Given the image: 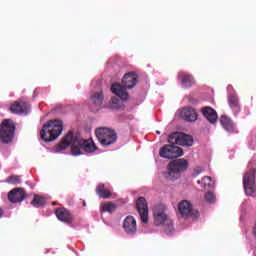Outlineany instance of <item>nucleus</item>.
Wrapping results in <instances>:
<instances>
[{
    "instance_id": "28",
    "label": "nucleus",
    "mask_w": 256,
    "mask_h": 256,
    "mask_svg": "<svg viewBox=\"0 0 256 256\" xmlns=\"http://www.w3.org/2000/svg\"><path fill=\"white\" fill-rule=\"evenodd\" d=\"M205 199L208 203H215V194H213V192H207L205 194Z\"/></svg>"
},
{
    "instance_id": "20",
    "label": "nucleus",
    "mask_w": 256,
    "mask_h": 256,
    "mask_svg": "<svg viewBox=\"0 0 256 256\" xmlns=\"http://www.w3.org/2000/svg\"><path fill=\"white\" fill-rule=\"evenodd\" d=\"M220 123L223 129H225V131H227L228 133H233V131H235V125L233 124V120H231V118H229L227 115L221 116Z\"/></svg>"
},
{
    "instance_id": "10",
    "label": "nucleus",
    "mask_w": 256,
    "mask_h": 256,
    "mask_svg": "<svg viewBox=\"0 0 256 256\" xmlns=\"http://www.w3.org/2000/svg\"><path fill=\"white\" fill-rule=\"evenodd\" d=\"M136 208L142 223H147L149 221V207L147 206V200L143 197L138 198L136 201Z\"/></svg>"
},
{
    "instance_id": "8",
    "label": "nucleus",
    "mask_w": 256,
    "mask_h": 256,
    "mask_svg": "<svg viewBox=\"0 0 256 256\" xmlns=\"http://www.w3.org/2000/svg\"><path fill=\"white\" fill-rule=\"evenodd\" d=\"M256 167L248 170L243 176V187L245 190L246 195L253 197L255 195L256 186H255V179H256Z\"/></svg>"
},
{
    "instance_id": "31",
    "label": "nucleus",
    "mask_w": 256,
    "mask_h": 256,
    "mask_svg": "<svg viewBox=\"0 0 256 256\" xmlns=\"http://www.w3.org/2000/svg\"><path fill=\"white\" fill-rule=\"evenodd\" d=\"M157 135H161V131H156Z\"/></svg>"
},
{
    "instance_id": "6",
    "label": "nucleus",
    "mask_w": 256,
    "mask_h": 256,
    "mask_svg": "<svg viewBox=\"0 0 256 256\" xmlns=\"http://www.w3.org/2000/svg\"><path fill=\"white\" fill-rule=\"evenodd\" d=\"M95 133L99 143L103 147H109V145H113L117 141V133L109 128H97Z\"/></svg>"
},
{
    "instance_id": "3",
    "label": "nucleus",
    "mask_w": 256,
    "mask_h": 256,
    "mask_svg": "<svg viewBox=\"0 0 256 256\" xmlns=\"http://www.w3.org/2000/svg\"><path fill=\"white\" fill-rule=\"evenodd\" d=\"M135 85H137V75L128 73L124 75L122 84L116 83L111 86V91L122 101H127L129 99V93L127 92V89H133Z\"/></svg>"
},
{
    "instance_id": "5",
    "label": "nucleus",
    "mask_w": 256,
    "mask_h": 256,
    "mask_svg": "<svg viewBox=\"0 0 256 256\" xmlns=\"http://www.w3.org/2000/svg\"><path fill=\"white\" fill-rule=\"evenodd\" d=\"M189 162L185 159H176L168 164V171L164 172V177L168 181H177L179 174L187 171Z\"/></svg>"
},
{
    "instance_id": "12",
    "label": "nucleus",
    "mask_w": 256,
    "mask_h": 256,
    "mask_svg": "<svg viewBox=\"0 0 256 256\" xmlns=\"http://www.w3.org/2000/svg\"><path fill=\"white\" fill-rule=\"evenodd\" d=\"M123 229L126 235L133 237L137 233V220L133 216H127L123 221Z\"/></svg>"
},
{
    "instance_id": "13",
    "label": "nucleus",
    "mask_w": 256,
    "mask_h": 256,
    "mask_svg": "<svg viewBox=\"0 0 256 256\" xmlns=\"http://www.w3.org/2000/svg\"><path fill=\"white\" fill-rule=\"evenodd\" d=\"M25 197H27V194L23 188L13 189L8 194L10 203H21L25 201Z\"/></svg>"
},
{
    "instance_id": "30",
    "label": "nucleus",
    "mask_w": 256,
    "mask_h": 256,
    "mask_svg": "<svg viewBox=\"0 0 256 256\" xmlns=\"http://www.w3.org/2000/svg\"><path fill=\"white\" fill-rule=\"evenodd\" d=\"M0 217H3V210L0 208Z\"/></svg>"
},
{
    "instance_id": "19",
    "label": "nucleus",
    "mask_w": 256,
    "mask_h": 256,
    "mask_svg": "<svg viewBox=\"0 0 256 256\" xmlns=\"http://www.w3.org/2000/svg\"><path fill=\"white\" fill-rule=\"evenodd\" d=\"M178 78L181 79L182 87H185V89H188V87H193V85H195V79L189 74L180 72L178 74Z\"/></svg>"
},
{
    "instance_id": "11",
    "label": "nucleus",
    "mask_w": 256,
    "mask_h": 256,
    "mask_svg": "<svg viewBox=\"0 0 256 256\" xmlns=\"http://www.w3.org/2000/svg\"><path fill=\"white\" fill-rule=\"evenodd\" d=\"M153 216L154 224L156 226L165 225L170 221L169 218L167 217V214L165 213V210L161 206L154 207Z\"/></svg>"
},
{
    "instance_id": "33",
    "label": "nucleus",
    "mask_w": 256,
    "mask_h": 256,
    "mask_svg": "<svg viewBox=\"0 0 256 256\" xmlns=\"http://www.w3.org/2000/svg\"><path fill=\"white\" fill-rule=\"evenodd\" d=\"M196 175H199V172H197Z\"/></svg>"
},
{
    "instance_id": "21",
    "label": "nucleus",
    "mask_w": 256,
    "mask_h": 256,
    "mask_svg": "<svg viewBox=\"0 0 256 256\" xmlns=\"http://www.w3.org/2000/svg\"><path fill=\"white\" fill-rule=\"evenodd\" d=\"M228 104L235 114L241 111V106L239 105V98H237V96L233 94L228 95Z\"/></svg>"
},
{
    "instance_id": "4",
    "label": "nucleus",
    "mask_w": 256,
    "mask_h": 256,
    "mask_svg": "<svg viewBox=\"0 0 256 256\" xmlns=\"http://www.w3.org/2000/svg\"><path fill=\"white\" fill-rule=\"evenodd\" d=\"M63 133V122L61 120H50L40 131V137L45 143L55 141Z\"/></svg>"
},
{
    "instance_id": "14",
    "label": "nucleus",
    "mask_w": 256,
    "mask_h": 256,
    "mask_svg": "<svg viewBox=\"0 0 256 256\" xmlns=\"http://www.w3.org/2000/svg\"><path fill=\"white\" fill-rule=\"evenodd\" d=\"M104 99L105 96L103 95V92H95L90 96V106L94 109V111H97V109H100V107L103 105Z\"/></svg>"
},
{
    "instance_id": "1",
    "label": "nucleus",
    "mask_w": 256,
    "mask_h": 256,
    "mask_svg": "<svg viewBox=\"0 0 256 256\" xmlns=\"http://www.w3.org/2000/svg\"><path fill=\"white\" fill-rule=\"evenodd\" d=\"M71 145L72 155H83L85 153H95L97 146L93 139L84 140L81 135H73V132H68L62 141L55 147V152L59 153L64 149H67Z\"/></svg>"
},
{
    "instance_id": "26",
    "label": "nucleus",
    "mask_w": 256,
    "mask_h": 256,
    "mask_svg": "<svg viewBox=\"0 0 256 256\" xmlns=\"http://www.w3.org/2000/svg\"><path fill=\"white\" fill-rule=\"evenodd\" d=\"M5 183H10L11 185H19V183H21V179L17 175H12L6 179Z\"/></svg>"
},
{
    "instance_id": "15",
    "label": "nucleus",
    "mask_w": 256,
    "mask_h": 256,
    "mask_svg": "<svg viewBox=\"0 0 256 256\" xmlns=\"http://www.w3.org/2000/svg\"><path fill=\"white\" fill-rule=\"evenodd\" d=\"M10 111L16 115H27L29 113V105L25 102H16L11 105Z\"/></svg>"
},
{
    "instance_id": "23",
    "label": "nucleus",
    "mask_w": 256,
    "mask_h": 256,
    "mask_svg": "<svg viewBox=\"0 0 256 256\" xmlns=\"http://www.w3.org/2000/svg\"><path fill=\"white\" fill-rule=\"evenodd\" d=\"M96 193L102 199H109L111 197V192L105 189V184H99L96 188Z\"/></svg>"
},
{
    "instance_id": "16",
    "label": "nucleus",
    "mask_w": 256,
    "mask_h": 256,
    "mask_svg": "<svg viewBox=\"0 0 256 256\" xmlns=\"http://www.w3.org/2000/svg\"><path fill=\"white\" fill-rule=\"evenodd\" d=\"M202 115L209 121V123H217V111L212 107L206 106L202 108Z\"/></svg>"
},
{
    "instance_id": "22",
    "label": "nucleus",
    "mask_w": 256,
    "mask_h": 256,
    "mask_svg": "<svg viewBox=\"0 0 256 256\" xmlns=\"http://www.w3.org/2000/svg\"><path fill=\"white\" fill-rule=\"evenodd\" d=\"M198 185H201L204 189H213L215 187V181L211 178V176H204L201 180L197 181Z\"/></svg>"
},
{
    "instance_id": "29",
    "label": "nucleus",
    "mask_w": 256,
    "mask_h": 256,
    "mask_svg": "<svg viewBox=\"0 0 256 256\" xmlns=\"http://www.w3.org/2000/svg\"><path fill=\"white\" fill-rule=\"evenodd\" d=\"M112 103L114 104L113 107L115 109H119V100L118 99H112Z\"/></svg>"
},
{
    "instance_id": "27",
    "label": "nucleus",
    "mask_w": 256,
    "mask_h": 256,
    "mask_svg": "<svg viewBox=\"0 0 256 256\" xmlns=\"http://www.w3.org/2000/svg\"><path fill=\"white\" fill-rule=\"evenodd\" d=\"M164 225H165L166 235H173V231H174L173 221L170 220L167 224H164Z\"/></svg>"
},
{
    "instance_id": "9",
    "label": "nucleus",
    "mask_w": 256,
    "mask_h": 256,
    "mask_svg": "<svg viewBox=\"0 0 256 256\" xmlns=\"http://www.w3.org/2000/svg\"><path fill=\"white\" fill-rule=\"evenodd\" d=\"M178 211L182 217H199V212L193 210V205L187 200L178 204Z\"/></svg>"
},
{
    "instance_id": "2",
    "label": "nucleus",
    "mask_w": 256,
    "mask_h": 256,
    "mask_svg": "<svg viewBox=\"0 0 256 256\" xmlns=\"http://www.w3.org/2000/svg\"><path fill=\"white\" fill-rule=\"evenodd\" d=\"M168 142L172 145H166L160 149V157L163 159H177V157L183 156V149L175 145H181L182 147H192L193 137L185 133H174L168 138Z\"/></svg>"
},
{
    "instance_id": "7",
    "label": "nucleus",
    "mask_w": 256,
    "mask_h": 256,
    "mask_svg": "<svg viewBox=\"0 0 256 256\" xmlns=\"http://www.w3.org/2000/svg\"><path fill=\"white\" fill-rule=\"evenodd\" d=\"M15 135V124L10 119L4 120L0 125V141L11 143Z\"/></svg>"
},
{
    "instance_id": "24",
    "label": "nucleus",
    "mask_w": 256,
    "mask_h": 256,
    "mask_svg": "<svg viewBox=\"0 0 256 256\" xmlns=\"http://www.w3.org/2000/svg\"><path fill=\"white\" fill-rule=\"evenodd\" d=\"M31 204L33 207H43V205H45V198L39 195H35Z\"/></svg>"
},
{
    "instance_id": "18",
    "label": "nucleus",
    "mask_w": 256,
    "mask_h": 256,
    "mask_svg": "<svg viewBox=\"0 0 256 256\" xmlns=\"http://www.w3.org/2000/svg\"><path fill=\"white\" fill-rule=\"evenodd\" d=\"M56 217L59 219V221H62L63 223H72L73 217H71V213L68 212L65 208H58L56 210Z\"/></svg>"
},
{
    "instance_id": "17",
    "label": "nucleus",
    "mask_w": 256,
    "mask_h": 256,
    "mask_svg": "<svg viewBox=\"0 0 256 256\" xmlns=\"http://www.w3.org/2000/svg\"><path fill=\"white\" fill-rule=\"evenodd\" d=\"M180 115L182 119H184V121H188L190 123L195 122V120L197 119V111H195V109L193 108L182 109Z\"/></svg>"
},
{
    "instance_id": "25",
    "label": "nucleus",
    "mask_w": 256,
    "mask_h": 256,
    "mask_svg": "<svg viewBox=\"0 0 256 256\" xmlns=\"http://www.w3.org/2000/svg\"><path fill=\"white\" fill-rule=\"evenodd\" d=\"M101 209L104 212L113 213V211H115V209H117V206L111 202H107V203L102 204Z\"/></svg>"
},
{
    "instance_id": "32",
    "label": "nucleus",
    "mask_w": 256,
    "mask_h": 256,
    "mask_svg": "<svg viewBox=\"0 0 256 256\" xmlns=\"http://www.w3.org/2000/svg\"><path fill=\"white\" fill-rule=\"evenodd\" d=\"M83 205L85 206V205H87V203L84 202Z\"/></svg>"
}]
</instances>
